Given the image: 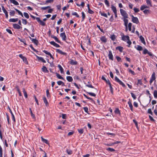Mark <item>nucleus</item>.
Segmentation results:
<instances>
[{
	"mask_svg": "<svg viewBox=\"0 0 157 157\" xmlns=\"http://www.w3.org/2000/svg\"><path fill=\"white\" fill-rule=\"evenodd\" d=\"M11 3H12L14 5L17 6L19 5L18 2L15 0H9Z\"/></svg>",
	"mask_w": 157,
	"mask_h": 157,
	"instance_id": "23",
	"label": "nucleus"
},
{
	"mask_svg": "<svg viewBox=\"0 0 157 157\" xmlns=\"http://www.w3.org/2000/svg\"><path fill=\"white\" fill-rule=\"evenodd\" d=\"M120 13L124 18H128V15L126 11L122 9H120Z\"/></svg>",
	"mask_w": 157,
	"mask_h": 157,
	"instance_id": "1",
	"label": "nucleus"
},
{
	"mask_svg": "<svg viewBox=\"0 0 157 157\" xmlns=\"http://www.w3.org/2000/svg\"><path fill=\"white\" fill-rule=\"evenodd\" d=\"M127 18H123V20L124 22V25L125 26H128V20L126 19Z\"/></svg>",
	"mask_w": 157,
	"mask_h": 157,
	"instance_id": "24",
	"label": "nucleus"
},
{
	"mask_svg": "<svg viewBox=\"0 0 157 157\" xmlns=\"http://www.w3.org/2000/svg\"><path fill=\"white\" fill-rule=\"evenodd\" d=\"M127 41V43L128 44V45H127V46L128 47H130V45L132 44V42H131V41L129 39Z\"/></svg>",
	"mask_w": 157,
	"mask_h": 157,
	"instance_id": "48",
	"label": "nucleus"
},
{
	"mask_svg": "<svg viewBox=\"0 0 157 157\" xmlns=\"http://www.w3.org/2000/svg\"><path fill=\"white\" fill-rule=\"evenodd\" d=\"M22 22L25 25H26L27 24V21L26 20L22 19Z\"/></svg>",
	"mask_w": 157,
	"mask_h": 157,
	"instance_id": "51",
	"label": "nucleus"
},
{
	"mask_svg": "<svg viewBox=\"0 0 157 157\" xmlns=\"http://www.w3.org/2000/svg\"><path fill=\"white\" fill-rule=\"evenodd\" d=\"M23 92L24 94V96L26 98H27L28 95L24 89H23Z\"/></svg>",
	"mask_w": 157,
	"mask_h": 157,
	"instance_id": "43",
	"label": "nucleus"
},
{
	"mask_svg": "<svg viewBox=\"0 0 157 157\" xmlns=\"http://www.w3.org/2000/svg\"><path fill=\"white\" fill-rule=\"evenodd\" d=\"M43 100L46 106H48V101L47 100V99L46 97L45 96H44L43 97Z\"/></svg>",
	"mask_w": 157,
	"mask_h": 157,
	"instance_id": "22",
	"label": "nucleus"
},
{
	"mask_svg": "<svg viewBox=\"0 0 157 157\" xmlns=\"http://www.w3.org/2000/svg\"><path fill=\"white\" fill-rule=\"evenodd\" d=\"M86 86L88 87H89V88H94V87L93 86H92L91 84H86Z\"/></svg>",
	"mask_w": 157,
	"mask_h": 157,
	"instance_id": "64",
	"label": "nucleus"
},
{
	"mask_svg": "<svg viewBox=\"0 0 157 157\" xmlns=\"http://www.w3.org/2000/svg\"><path fill=\"white\" fill-rule=\"evenodd\" d=\"M56 51L57 52L59 53L60 54L64 55H67V53L66 52H63L61 50L59 49H56Z\"/></svg>",
	"mask_w": 157,
	"mask_h": 157,
	"instance_id": "12",
	"label": "nucleus"
},
{
	"mask_svg": "<svg viewBox=\"0 0 157 157\" xmlns=\"http://www.w3.org/2000/svg\"><path fill=\"white\" fill-rule=\"evenodd\" d=\"M109 20L111 22H112L114 20L113 15H111Z\"/></svg>",
	"mask_w": 157,
	"mask_h": 157,
	"instance_id": "55",
	"label": "nucleus"
},
{
	"mask_svg": "<svg viewBox=\"0 0 157 157\" xmlns=\"http://www.w3.org/2000/svg\"><path fill=\"white\" fill-rule=\"evenodd\" d=\"M106 150L107 151H110V152H113L115 151V150L114 149L109 147L107 148Z\"/></svg>",
	"mask_w": 157,
	"mask_h": 157,
	"instance_id": "35",
	"label": "nucleus"
},
{
	"mask_svg": "<svg viewBox=\"0 0 157 157\" xmlns=\"http://www.w3.org/2000/svg\"><path fill=\"white\" fill-rule=\"evenodd\" d=\"M18 20V18H10L9 20L10 22H15L17 21Z\"/></svg>",
	"mask_w": 157,
	"mask_h": 157,
	"instance_id": "21",
	"label": "nucleus"
},
{
	"mask_svg": "<svg viewBox=\"0 0 157 157\" xmlns=\"http://www.w3.org/2000/svg\"><path fill=\"white\" fill-rule=\"evenodd\" d=\"M85 111L87 113H88V109L87 107H84L83 108Z\"/></svg>",
	"mask_w": 157,
	"mask_h": 157,
	"instance_id": "62",
	"label": "nucleus"
},
{
	"mask_svg": "<svg viewBox=\"0 0 157 157\" xmlns=\"http://www.w3.org/2000/svg\"><path fill=\"white\" fill-rule=\"evenodd\" d=\"M156 78L155 76V73L153 72L150 81V85L152 83L153 81L155 80Z\"/></svg>",
	"mask_w": 157,
	"mask_h": 157,
	"instance_id": "5",
	"label": "nucleus"
},
{
	"mask_svg": "<svg viewBox=\"0 0 157 157\" xmlns=\"http://www.w3.org/2000/svg\"><path fill=\"white\" fill-rule=\"evenodd\" d=\"M19 56L23 60L24 62L26 64H28V63L27 61L26 58L25 57L23 56L21 54H20L19 55Z\"/></svg>",
	"mask_w": 157,
	"mask_h": 157,
	"instance_id": "4",
	"label": "nucleus"
},
{
	"mask_svg": "<svg viewBox=\"0 0 157 157\" xmlns=\"http://www.w3.org/2000/svg\"><path fill=\"white\" fill-rule=\"evenodd\" d=\"M60 36L61 37L63 40L65 41L67 39V36L65 32L61 33L60 34Z\"/></svg>",
	"mask_w": 157,
	"mask_h": 157,
	"instance_id": "6",
	"label": "nucleus"
},
{
	"mask_svg": "<svg viewBox=\"0 0 157 157\" xmlns=\"http://www.w3.org/2000/svg\"><path fill=\"white\" fill-rule=\"evenodd\" d=\"M132 24L131 23H129L128 25V30L130 31H131L132 30Z\"/></svg>",
	"mask_w": 157,
	"mask_h": 157,
	"instance_id": "37",
	"label": "nucleus"
},
{
	"mask_svg": "<svg viewBox=\"0 0 157 157\" xmlns=\"http://www.w3.org/2000/svg\"><path fill=\"white\" fill-rule=\"evenodd\" d=\"M8 108H9L10 112V113L11 115L12 119L13 120L14 122H15L16 121H15L14 116L13 113L10 108L9 107H8Z\"/></svg>",
	"mask_w": 157,
	"mask_h": 157,
	"instance_id": "9",
	"label": "nucleus"
},
{
	"mask_svg": "<svg viewBox=\"0 0 157 157\" xmlns=\"http://www.w3.org/2000/svg\"><path fill=\"white\" fill-rule=\"evenodd\" d=\"M15 14V12L14 10H11L10 12V14L11 16H14Z\"/></svg>",
	"mask_w": 157,
	"mask_h": 157,
	"instance_id": "41",
	"label": "nucleus"
},
{
	"mask_svg": "<svg viewBox=\"0 0 157 157\" xmlns=\"http://www.w3.org/2000/svg\"><path fill=\"white\" fill-rule=\"evenodd\" d=\"M132 21L134 23L138 24L139 23L138 18L136 17H134L133 15L131 16Z\"/></svg>",
	"mask_w": 157,
	"mask_h": 157,
	"instance_id": "3",
	"label": "nucleus"
},
{
	"mask_svg": "<svg viewBox=\"0 0 157 157\" xmlns=\"http://www.w3.org/2000/svg\"><path fill=\"white\" fill-rule=\"evenodd\" d=\"M41 140L42 142H43L46 144H48V140H46L42 136L41 137Z\"/></svg>",
	"mask_w": 157,
	"mask_h": 157,
	"instance_id": "32",
	"label": "nucleus"
},
{
	"mask_svg": "<svg viewBox=\"0 0 157 157\" xmlns=\"http://www.w3.org/2000/svg\"><path fill=\"white\" fill-rule=\"evenodd\" d=\"M49 43L51 45H53L56 48H59L60 47L59 44H56L54 41H51Z\"/></svg>",
	"mask_w": 157,
	"mask_h": 157,
	"instance_id": "11",
	"label": "nucleus"
},
{
	"mask_svg": "<svg viewBox=\"0 0 157 157\" xmlns=\"http://www.w3.org/2000/svg\"><path fill=\"white\" fill-rule=\"evenodd\" d=\"M109 59L112 61L113 60V56L112 54V52L111 51H109V54L108 55Z\"/></svg>",
	"mask_w": 157,
	"mask_h": 157,
	"instance_id": "7",
	"label": "nucleus"
},
{
	"mask_svg": "<svg viewBox=\"0 0 157 157\" xmlns=\"http://www.w3.org/2000/svg\"><path fill=\"white\" fill-rule=\"evenodd\" d=\"M29 37V39H30V40L34 43L35 44H36V45H37L38 43V41L37 40H36V39H33V38H32L31 37Z\"/></svg>",
	"mask_w": 157,
	"mask_h": 157,
	"instance_id": "8",
	"label": "nucleus"
},
{
	"mask_svg": "<svg viewBox=\"0 0 157 157\" xmlns=\"http://www.w3.org/2000/svg\"><path fill=\"white\" fill-rule=\"evenodd\" d=\"M46 95L48 98H50V95L48 89L47 90H46Z\"/></svg>",
	"mask_w": 157,
	"mask_h": 157,
	"instance_id": "49",
	"label": "nucleus"
},
{
	"mask_svg": "<svg viewBox=\"0 0 157 157\" xmlns=\"http://www.w3.org/2000/svg\"><path fill=\"white\" fill-rule=\"evenodd\" d=\"M66 151L68 154L69 155H71L72 153V151L70 149H67L66 150Z\"/></svg>",
	"mask_w": 157,
	"mask_h": 157,
	"instance_id": "34",
	"label": "nucleus"
},
{
	"mask_svg": "<svg viewBox=\"0 0 157 157\" xmlns=\"http://www.w3.org/2000/svg\"><path fill=\"white\" fill-rule=\"evenodd\" d=\"M133 10L134 11L135 13H137L140 11V10L138 8H134L133 9Z\"/></svg>",
	"mask_w": 157,
	"mask_h": 157,
	"instance_id": "63",
	"label": "nucleus"
},
{
	"mask_svg": "<svg viewBox=\"0 0 157 157\" xmlns=\"http://www.w3.org/2000/svg\"><path fill=\"white\" fill-rule=\"evenodd\" d=\"M111 8L114 13L117 12V10L116 7L113 5L111 6Z\"/></svg>",
	"mask_w": 157,
	"mask_h": 157,
	"instance_id": "19",
	"label": "nucleus"
},
{
	"mask_svg": "<svg viewBox=\"0 0 157 157\" xmlns=\"http://www.w3.org/2000/svg\"><path fill=\"white\" fill-rule=\"evenodd\" d=\"M36 56L37 59L39 60H40L44 63H45L46 62L45 60L44 59V58L43 57L38 56L36 55Z\"/></svg>",
	"mask_w": 157,
	"mask_h": 157,
	"instance_id": "14",
	"label": "nucleus"
},
{
	"mask_svg": "<svg viewBox=\"0 0 157 157\" xmlns=\"http://www.w3.org/2000/svg\"><path fill=\"white\" fill-rule=\"evenodd\" d=\"M87 93L89 94L90 95L93 96V97H95L96 95L94 94V93H92V92H87Z\"/></svg>",
	"mask_w": 157,
	"mask_h": 157,
	"instance_id": "56",
	"label": "nucleus"
},
{
	"mask_svg": "<svg viewBox=\"0 0 157 157\" xmlns=\"http://www.w3.org/2000/svg\"><path fill=\"white\" fill-rule=\"evenodd\" d=\"M24 15L25 17L26 18L28 19L29 18V16L27 13L26 12H24Z\"/></svg>",
	"mask_w": 157,
	"mask_h": 157,
	"instance_id": "50",
	"label": "nucleus"
},
{
	"mask_svg": "<svg viewBox=\"0 0 157 157\" xmlns=\"http://www.w3.org/2000/svg\"><path fill=\"white\" fill-rule=\"evenodd\" d=\"M129 38V37L128 36H124V35H123L122 36V40L125 41H126Z\"/></svg>",
	"mask_w": 157,
	"mask_h": 157,
	"instance_id": "10",
	"label": "nucleus"
},
{
	"mask_svg": "<svg viewBox=\"0 0 157 157\" xmlns=\"http://www.w3.org/2000/svg\"><path fill=\"white\" fill-rule=\"evenodd\" d=\"M110 38L113 41H114L116 39V36L114 35H111L110 36Z\"/></svg>",
	"mask_w": 157,
	"mask_h": 157,
	"instance_id": "42",
	"label": "nucleus"
},
{
	"mask_svg": "<svg viewBox=\"0 0 157 157\" xmlns=\"http://www.w3.org/2000/svg\"><path fill=\"white\" fill-rule=\"evenodd\" d=\"M101 79H102L104 80L106 82V83L108 84H109V82H110L109 80H107L106 79V78H105L103 76H102V77Z\"/></svg>",
	"mask_w": 157,
	"mask_h": 157,
	"instance_id": "39",
	"label": "nucleus"
},
{
	"mask_svg": "<svg viewBox=\"0 0 157 157\" xmlns=\"http://www.w3.org/2000/svg\"><path fill=\"white\" fill-rule=\"evenodd\" d=\"M105 2L107 7H109V3L107 0H105Z\"/></svg>",
	"mask_w": 157,
	"mask_h": 157,
	"instance_id": "58",
	"label": "nucleus"
},
{
	"mask_svg": "<svg viewBox=\"0 0 157 157\" xmlns=\"http://www.w3.org/2000/svg\"><path fill=\"white\" fill-rule=\"evenodd\" d=\"M70 64L72 65H76L77 64L78 62L73 59H71L70 61Z\"/></svg>",
	"mask_w": 157,
	"mask_h": 157,
	"instance_id": "16",
	"label": "nucleus"
},
{
	"mask_svg": "<svg viewBox=\"0 0 157 157\" xmlns=\"http://www.w3.org/2000/svg\"><path fill=\"white\" fill-rule=\"evenodd\" d=\"M58 67L59 68V70L60 71V73L61 74H63L64 72V71H63V67H62L61 65L60 64H59L58 65Z\"/></svg>",
	"mask_w": 157,
	"mask_h": 157,
	"instance_id": "18",
	"label": "nucleus"
},
{
	"mask_svg": "<svg viewBox=\"0 0 157 157\" xmlns=\"http://www.w3.org/2000/svg\"><path fill=\"white\" fill-rule=\"evenodd\" d=\"M115 113L117 115H118L119 116H120L121 113L120 110L118 108H116L114 111Z\"/></svg>",
	"mask_w": 157,
	"mask_h": 157,
	"instance_id": "15",
	"label": "nucleus"
},
{
	"mask_svg": "<svg viewBox=\"0 0 157 157\" xmlns=\"http://www.w3.org/2000/svg\"><path fill=\"white\" fill-rule=\"evenodd\" d=\"M153 95L155 98H157V91L156 90H155L154 91Z\"/></svg>",
	"mask_w": 157,
	"mask_h": 157,
	"instance_id": "47",
	"label": "nucleus"
},
{
	"mask_svg": "<svg viewBox=\"0 0 157 157\" xmlns=\"http://www.w3.org/2000/svg\"><path fill=\"white\" fill-rule=\"evenodd\" d=\"M51 8L50 6H48L46 7H41L40 8L41 9L43 10H46L47 9Z\"/></svg>",
	"mask_w": 157,
	"mask_h": 157,
	"instance_id": "38",
	"label": "nucleus"
},
{
	"mask_svg": "<svg viewBox=\"0 0 157 157\" xmlns=\"http://www.w3.org/2000/svg\"><path fill=\"white\" fill-rule=\"evenodd\" d=\"M13 28L15 29H19L22 27H21L19 25L17 24H13Z\"/></svg>",
	"mask_w": 157,
	"mask_h": 157,
	"instance_id": "13",
	"label": "nucleus"
},
{
	"mask_svg": "<svg viewBox=\"0 0 157 157\" xmlns=\"http://www.w3.org/2000/svg\"><path fill=\"white\" fill-rule=\"evenodd\" d=\"M39 23L40 25L43 26H44L45 25V23L41 20H40Z\"/></svg>",
	"mask_w": 157,
	"mask_h": 157,
	"instance_id": "60",
	"label": "nucleus"
},
{
	"mask_svg": "<svg viewBox=\"0 0 157 157\" xmlns=\"http://www.w3.org/2000/svg\"><path fill=\"white\" fill-rule=\"evenodd\" d=\"M67 80L69 82H71L73 81L72 78L70 76H67L66 77Z\"/></svg>",
	"mask_w": 157,
	"mask_h": 157,
	"instance_id": "28",
	"label": "nucleus"
},
{
	"mask_svg": "<svg viewBox=\"0 0 157 157\" xmlns=\"http://www.w3.org/2000/svg\"><path fill=\"white\" fill-rule=\"evenodd\" d=\"M128 103L129 105V107L130 108V109L132 111H133V106L132 105V103L130 100L128 101Z\"/></svg>",
	"mask_w": 157,
	"mask_h": 157,
	"instance_id": "26",
	"label": "nucleus"
},
{
	"mask_svg": "<svg viewBox=\"0 0 157 157\" xmlns=\"http://www.w3.org/2000/svg\"><path fill=\"white\" fill-rule=\"evenodd\" d=\"M72 15H73L76 16L77 17H79V15H78V13H76V12H75L73 13H72Z\"/></svg>",
	"mask_w": 157,
	"mask_h": 157,
	"instance_id": "52",
	"label": "nucleus"
},
{
	"mask_svg": "<svg viewBox=\"0 0 157 157\" xmlns=\"http://www.w3.org/2000/svg\"><path fill=\"white\" fill-rule=\"evenodd\" d=\"M136 49L138 51H141L143 49V48L142 46L140 45H137Z\"/></svg>",
	"mask_w": 157,
	"mask_h": 157,
	"instance_id": "44",
	"label": "nucleus"
},
{
	"mask_svg": "<svg viewBox=\"0 0 157 157\" xmlns=\"http://www.w3.org/2000/svg\"><path fill=\"white\" fill-rule=\"evenodd\" d=\"M78 131L79 133L81 134H82L83 133V129H78Z\"/></svg>",
	"mask_w": 157,
	"mask_h": 157,
	"instance_id": "57",
	"label": "nucleus"
},
{
	"mask_svg": "<svg viewBox=\"0 0 157 157\" xmlns=\"http://www.w3.org/2000/svg\"><path fill=\"white\" fill-rule=\"evenodd\" d=\"M104 43H106L107 41V39L104 36H103L101 37L100 39Z\"/></svg>",
	"mask_w": 157,
	"mask_h": 157,
	"instance_id": "30",
	"label": "nucleus"
},
{
	"mask_svg": "<svg viewBox=\"0 0 157 157\" xmlns=\"http://www.w3.org/2000/svg\"><path fill=\"white\" fill-rule=\"evenodd\" d=\"M150 11L148 10H145L143 11V12L145 14H147L150 13Z\"/></svg>",
	"mask_w": 157,
	"mask_h": 157,
	"instance_id": "53",
	"label": "nucleus"
},
{
	"mask_svg": "<svg viewBox=\"0 0 157 157\" xmlns=\"http://www.w3.org/2000/svg\"><path fill=\"white\" fill-rule=\"evenodd\" d=\"M140 38L141 42L144 44H145L146 43L144 38L142 36H140Z\"/></svg>",
	"mask_w": 157,
	"mask_h": 157,
	"instance_id": "27",
	"label": "nucleus"
},
{
	"mask_svg": "<svg viewBox=\"0 0 157 157\" xmlns=\"http://www.w3.org/2000/svg\"><path fill=\"white\" fill-rule=\"evenodd\" d=\"M82 21H84V20L86 16H85V14L83 12H82Z\"/></svg>",
	"mask_w": 157,
	"mask_h": 157,
	"instance_id": "40",
	"label": "nucleus"
},
{
	"mask_svg": "<svg viewBox=\"0 0 157 157\" xmlns=\"http://www.w3.org/2000/svg\"><path fill=\"white\" fill-rule=\"evenodd\" d=\"M116 50H118L120 52H123V50L124 48L123 47L119 46L117 47L116 48Z\"/></svg>",
	"mask_w": 157,
	"mask_h": 157,
	"instance_id": "20",
	"label": "nucleus"
},
{
	"mask_svg": "<svg viewBox=\"0 0 157 157\" xmlns=\"http://www.w3.org/2000/svg\"><path fill=\"white\" fill-rule=\"evenodd\" d=\"M42 71L44 72H47L48 73L49 72L47 70V68L45 66H43L42 68Z\"/></svg>",
	"mask_w": 157,
	"mask_h": 157,
	"instance_id": "25",
	"label": "nucleus"
},
{
	"mask_svg": "<svg viewBox=\"0 0 157 157\" xmlns=\"http://www.w3.org/2000/svg\"><path fill=\"white\" fill-rule=\"evenodd\" d=\"M51 37L52 38L54 39L56 42L59 43H60V41L59 40V39H58V38H57V37H56L53 35H52L51 36Z\"/></svg>",
	"mask_w": 157,
	"mask_h": 157,
	"instance_id": "17",
	"label": "nucleus"
},
{
	"mask_svg": "<svg viewBox=\"0 0 157 157\" xmlns=\"http://www.w3.org/2000/svg\"><path fill=\"white\" fill-rule=\"evenodd\" d=\"M14 9L18 13L19 15H21V17H23L22 13L20 11L15 8H14Z\"/></svg>",
	"mask_w": 157,
	"mask_h": 157,
	"instance_id": "33",
	"label": "nucleus"
},
{
	"mask_svg": "<svg viewBox=\"0 0 157 157\" xmlns=\"http://www.w3.org/2000/svg\"><path fill=\"white\" fill-rule=\"evenodd\" d=\"M114 79L116 82L118 83L123 87H124L125 86L124 83L121 80H120L116 76L115 77Z\"/></svg>",
	"mask_w": 157,
	"mask_h": 157,
	"instance_id": "2",
	"label": "nucleus"
},
{
	"mask_svg": "<svg viewBox=\"0 0 157 157\" xmlns=\"http://www.w3.org/2000/svg\"><path fill=\"white\" fill-rule=\"evenodd\" d=\"M100 14H101V15L102 16H104V17H107V18L108 17L107 15L105 13H100Z\"/></svg>",
	"mask_w": 157,
	"mask_h": 157,
	"instance_id": "59",
	"label": "nucleus"
},
{
	"mask_svg": "<svg viewBox=\"0 0 157 157\" xmlns=\"http://www.w3.org/2000/svg\"><path fill=\"white\" fill-rule=\"evenodd\" d=\"M56 76L57 78H58L62 80H65L59 74L56 73Z\"/></svg>",
	"mask_w": 157,
	"mask_h": 157,
	"instance_id": "36",
	"label": "nucleus"
},
{
	"mask_svg": "<svg viewBox=\"0 0 157 157\" xmlns=\"http://www.w3.org/2000/svg\"><path fill=\"white\" fill-rule=\"evenodd\" d=\"M116 59H117V61L118 62H121V58L119 56H116Z\"/></svg>",
	"mask_w": 157,
	"mask_h": 157,
	"instance_id": "54",
	"label": "nucleus"
},
{
	"mask_svg": "<svg viewBox=\"0 0 157 157\" xmlns=\"http://www.w3.org/2000/svg\"><path fill=\"white\" fill-rule=\"evenodd\" d=\"M147 8H148V7L146 5H143L141 6L140 8V10H143Z\"/></svg>",
	"mask_w": 157,
	"mask_h": 157,
	"instance_id": "31",
	"label": "nucleus"
},
{
	"mask_svg": "<svg viewBox=\"0 0 157 157\" xmlns=\"http://www.w3.org/2000/svg\"><path fill=\"white\" fill-rule=\"evenodd\" d=\"M146 2L147 5H149L151 7L152 6L151 0H146Z\"/></svg>",
	"mask_w": 157,
	"mask_h": 157,
	"instance_id": "29",
	"label": "nucleus"
},
{
	"mask_svg": "<svg viewBox=\"0 0 157 157\" xmlns=\"http://www.w3.org/2000/svg\"><path fill=\"white\" fill-rule=\"evenodd\" d=\"M2 149L0 145V157H2Z\"/></svg>",
	"mask_w": 157,
	"mask_h": 157,
	"instance_id": "46",
	"label": "nucleus"
},
{
	"mask_svg": "<svg viewBox=\"0 0 157 157\" xmlns=\"http://www.w3.org/2000/svg\"><path fill=\"white\" fill-rule=\"evenodd\" d=\"M88 12L90 14H93L94 13V12L90 9H88Z\"/></svg>",
	"mask_w": 157,
	"mask_h": 157,
	"instance_id": "61",
	"label": "nucleus"
},
{
	"mask_svg": "<svg viewBox=\"0 0 157 157\" xmlns=\"http://www.w3.org/2000/svg\"><path fill=\"white\" fill-rule=\"evenodd\" d=\"M139 84H140V85H143V83L142 82V80L141 79H138V82L137 85H138Z\"/></svg>",
	"mask_w": 157,
	"mask_h": 157,
	"instance_id": "45",
	"label": "nucleus"
}]
</instances>
